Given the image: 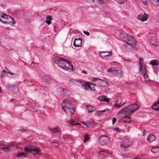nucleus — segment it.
<instances>
[{"label":"nucleus","mask_w":159,"mask_h":159,"mask_svg":"<svg viewBox=\"0 0 159 159\" xmlns=\"http://www.w3.org/2000/svg\"><path fill=\"white\" fill-rule=\"evenodd\" d=\"M138 106L136 104H133L128 106L124 107L122 110V112L126 113V115L122 119V122L124 123H129L131 122V120L129 117L136 110L138 109Z\"/></svg>","instance_id":"obj_1"},{"label":"nucleus","mask_w":159,"mask_h":159,"mask_svg":"<svg viewBox=\"0 0 159 159\" xmlns=\"http://www.w3.org/2000/svg\"><path fill=\"white\" fill-rule=\"evenodd\" d=\"M124 41L125 43L124 47L127 50H132L135 45L136 42L133 36L130 34H126Z\"/></svg>","instance_id":"obj_2"},{"label":"nucleus","mask_w":159,"mask_h":159,"mask_svg":"<svg viewBox=\"0 0 159 159\" xmlns=\"http://www.w3.org/2000/svg\"><path fill=\"white\" fill-rule=\"evenodd\" d=\"M62 107L65 112L68 115L72 114L75 111V110L72 107L71 101L69 100H65L62 103Z\"/></svg>","instance_id":"obj_3"},{"label":"nucleus","mask_w":159,"mask_h":159,"mask_svg":"<svg viewBox=\"0 0 159 159\" xmlns=\"http://www.w3.org/2000/svg\"><path fill=\"white\" fill-rule=\"evenodd\" d=\"M68 60L66 59L62 58L59 57H56L54 58L55 63L62 69L66 67L65 64Z\"/></svg>","instance_id":"obj_4"},{"label":"nucleus","mask_w":159,"mask_h":159,"mask_svg":"<svg viewBox=\"0 0 159 159\" xmlns=\"http://www.w3.org/2000/svg\"><path fill=\"white\" fill-rule=\"evenodd\" d=\"M76 81L79 83V84H77L78 86H84V88L86 90H88L89 89L91 90L96 91L94 88H92L90 86L93 84L91 82H89L85 83L81 80H77Z\"/></svg>","instance_id":"obj_5"},{"label":"nucleus","mask_w":159,"mask_h":159,"mask_svg":"<svg viewBox=\"0 0 159 159\" xmlns=\"http://www.w3.org/2000/svg\"><path fill=\"white\" fill-rule=\"evenodd\" d=\"M110 141L109 137L106 135H103L100 137L99 139V143L102 145H104Z\"/></svg>","instance_id":"obj_6"},{"label":"nucleus","mask_w":159,"mask_h":159,"mask_svg":"<svg viewBox=\"0 0 159 159\" xmlns=\"http://www.w3.org/2000/svg\"><path fill=\"white\" fill-rule=\"evenodd\" d=\"M82 39L81 38H75L74 40L73 45L75 47H79L82 46Z\"/></svg>","instance_id":"obj_7"},{"label":"nucleus","mask_w":159,"mask_h":159,"mask_svg":"<svg viewBox=\"0 0 159 159\" xmlns=\"http://www.w3.org/2000/svg\"><path fill=\"white\" fill-rule=\"evenodd\" d=\"M148 17V15L146 13H144L143 14H139L138 15L137 18L139 20L144 22L147 20Z\"/></svg>","instance_id":"obj_8"},{"label":"nucleus","mask_w":159,"mask_h":159,"mask_svg":"<svg viewBox=\"0 0 159 159\" xmlns=\"http://www.w3.org/2000/svg\"><path fill=\"white\" fill-rule=\"evenodd\" d=\"M96 84H98L100 86H107L108 85L109 83L103 80L98 78V80L96 81Z\"/></svg>","instance_id":"obj_9"},{"label":"nucleus","mask_w":159,"mask_h":159,"mask_svg":"<svg viewBox=\"0 0 159 159\" xmlns=\"http://www.w3.org/2000/svg\"><path fill=\"white\" fill-rule=\"evenodd\" d=\"M112 53L111 51L102 52H100L99 55L102 58L105 59V57L111 56Z\"/></svg>","instance_id":"obj_10"},{"label":"nucleus","mask_w":159,"mask_h":159,"mask_svg":"<svg viewBox=\"0 0 159 159\" xmlns=\"http://www.w3.org/2000/svg\"><path fill=\"white\" fill-rule=\"evenodd\" d=\"M66 67L63 69L69 71H71L73 70L74 67L73 65L68 61L67 63L65 64Z\"/></svg>","instance_id":"obj_11"},{"label":"nucleus","mask_w":159,"mask_h":159,"mask_svg":"<svg viewBox=\"0 0 159 159\" xmlns=\"http://www.w3.org/2000/svg\"><path fill=\"white\" fill-rule=\"evenodd\" d=\"M130 145L128 140H126L122 141L120 144L121 147L125 149H127Z\"/></svg>","instance_id":"obj_12"},{"label":"nucleus","mask_w":159,"mask_h":159,"mask_svg":"<svg viewBox=\"0 0 159 159\" xmlns=\"http://www.w3.org/2000/svg\"><path fill=\"white\" fill-rule=\"evenodd\" d=\"M15 146L13 143H11L10 144L7 145L5 147H2L0 148V151H1L2 150H3L5 151V152H7L10 151V148L12 146Z\"/></svg>","instance_id":"obj_13"},{"label":"nucleus","mask_w":159,"mask_h":159,"mask_svg":"<svg viewBox=\"0 0 159 159\" xmlns=\"http://www.w3.org/2000/svg\"><path fill=\"white\" fill-rule=\"evenodd\" d=\"M57 91L61 95H65L68 92L67 89H64L62 88H59L57 89Z\"/></svg>","instance_id":"obj_14"},{"label":"nucleus","mask_w":159,"mask_h":159,"mask_svg":"<svg viewBox=\"0 0 159 159\" xmlns=\"http://www.w3.org/2000/svg\"><path fill=\"white\" fill-rule=\"evenodd\" d=\"M143 61V58L140 57L139 58V71L141 72L143 71V69L144 68V67H146V66L144 65H143L142 63V62Z\"/></svg>","instance_id":"obj_15"},{"label":"nucleus","mask_w":159,"mask_h":159,"mask_svg":"<svg viewBox=\"0 0 159 159\" xmlns=\"http://www.w3.org/2000/svg\"><path fill=\"white\" fill-rule=\"evenodd\" d=\"M159 104V98L157 99L156 102H155L154 104L152 106V109L156 111H159V107H156Z\"/></svg>","instance_id":"obj_16"},{"label":"nucleus","mask_w":159,"mask_h":159,"mask_svg":"<svg viewBox=\"0 0 159 159\" xmlns=\"http://www.w3.org/2000/svg\"><path fill=\"white\" fill-rule=\"evenodd\" d=\"M100 155L102 157H104L107 155H109V156H111V153L110 152H109L107 150H104L102 152H100Z\"/></svg>","instance_id":"obj_17"},{"label":"nucleus","mask_w":159,"mask_h":159,"mask_svg":"<svg viewBox=\"0 0 159 159\" xmlns=\"http://www.w3.org/2000/svg\"><path fill=\"white\" fill-rule=\"evenodd\" d=\"M140 74L142 75H143L145 79L146 80L148 78V76L147 74V69L146 67H144L143 69V71L141 72L139 71Z\"/></svg>","instance_id":"obj_18"},{"label":"nucleus","mask_w":159,"mask_h":159,"mask_svg":"<svg viewBox=\"0 0 159 159\" xmlns=\"http://www.w3.org/2000/svg\"><path fill=\"white\" fill-rule=\"evenodd\" d=\"M10 19H11L12 21H8L7 20H2L1 18H0V21L4 24H7L9 25H11L12 24H16V22H15L13 18L11 17V18H10Z\"/></svg>","instance_id":"obj_19"},{"label":"nucleus","mask_w":159,"mask_h":159,"mask_svg":"<svg viewBox=\"0 0 159 159\" xmlns=\"http://www.w3.org/2000/svg\"><path fill=\"white\" fill-rule=\"evenodd\" d=\"M117 34H118V35L121 38L124 39H125L126 37V35L124 34V32L122 30L118 31L117 32Z\"/></svg>","instance_id":"obj_20"},{"label":"nucleus","mask_w":159,"mask_h":159,"mask_svg":"<svg viewBox=\"0 0 159 159\" xmlns=\"http://www.w3.org/2000/svg\"><path fill=\"white\" fill-rule=\"evenodd\" d=\"M156 137L153 134H150L147 138V140L149 141L152 142L155 139Z\"/></svg>","instance_id":"obj_21"},{"label":"nucleus","mask_w":159,"mask_h":159,"mask_svg":"<svg viewBox=\"0 0 159 159\" xmlns=\"http://www.w3.org/2000/svg\"><path fill=\"white\" fill-rule=\"evenodd\" d=\"M98 99L101 101H105L107 102H109V99L104 96L99 97Z\"/></svg>","instance_id":"obj_22"},{"label":"nucleus","mask_w":159,"mask_h":159,"mask_svg":"<svg viewBox=\"0 0 159 159\" xmlns=\"http://www.w3.org/2000/svg\"><path fill=\"white\" fill-rule=\"evenodd\" d=\"M68 123L70 125V126H74L75 125H80V123H76L75 121L72 120H71L68 121Z\"/></svg>","instance_id":"obj_23"},{"label":"nucleus","mask_w":159,"mask_h":159,"mask_svg":"<svg viewBox=\"0 0 159 159\" xmlns=\"http://www.w3.org/2000/svg\"><path fill=\"white\" fill-rule=\"evenodd\" d=\"M150 64L153 66H157L159 64V62L157 60H152L151 61Z\"/></svg>","instance_id":"obj_24"},{"label":"nucleus","mask_w":159,"mask_h":159,"mask_svg":"<svg viewBox=\"0 0 159 159\" xmlns=\"http://www.w3.org/2000/svg\"><path fill=\"white\" fill-rule=\"evenodd\" d=\"M151 151L153 153L159 152V146L153 147L151 150Z\"/></svg>","instance_id":"obj_25"},{"label":"nucleus","mask_w":159,"mask_h":159,"mask_svg":"<svg viewBox=\"0 0 159 159\" xmlns=\"http://www.w3.org/2000/svg\"><path fill=\"white\" fill-rule=\"evenodd\" d=\"M46 20L45 22L48 25H50L51 23V21L52 20V18L51 16H48L46 18Z\"/></svg>","instance_id":"obj_26"},{"label":"nucleus","mask_w":159,"mask_h":159,"mask_svg":"<svg viewBox=\"0 0 159 159\" xmlns=\"http://www.w3.org/2000/svg\"><path fill=\"white\" fill-rule=\"evenodd\" d=\"M84 124L86 125L87 127H90L93 125V120H91L89 121H88L87 122H84Z\"/></svg>","instance_id":"obj_27"},{"label":"nucleus","mask_w":159,"mask_h":159,"mask_svg":"<svg viewBox=\"0 0 159 159\" xmlns=\"http://www.w3.org/2000/svg\"><path fill=\"white\" fill-rule=\"evenodd\" d=\"M152 4L155 6L159 5V0H150Z\"/></svg>","instance_id":"obj_28"},{"label":"nucleus","mask_w":159,"mask_h":159,"mask_svg":"<svg viewBox=\"0 0 159 159\" xmlns=\"http://www.w3.org/2000/svg\"><path fill=\"white\" fill-rule=\"evenodd\" d=\"M86 109L89 113L95 111V109L91 106H87Z\"/></svg>","instance_id":"obj_29"},{"label":"nucleus","mask_w":159,"mask_h":159,"mask_svg":"<svg viewBox=\"0 0 159 159\" xmlns=\"http://www.w3.org/2000/svg\"><path fill=\"white\" fill-rule=\"evenodd\" d=\"M49 129L53 133H57L59 131L60 129L58 127L53 128H49Z\"/></svg>","instance_id":"obj_30"},{"label":"nucleus","mask_w":159,"mask_h":159,"mask_svg":"<svg viewBox=\"0 0 159 159\" xmlns=\"http://www.w3.org/2000/svg\"><path fill=\"white\" fill-rule=\"evenodd\" d=\"M17 156L20 158V157H26L25 154L23 152H19L17 153Z\"/></svg>","instance_id":"obj_31"},{"label":"nucleus","mask_w":159,"mask_h":159,"mask_svg":"<svg viewBox=\"0 0 159 159\" xmlns=\"http://www.w3.org/2000/svg\"><path fill=\"white\" fill-rule=\"evenodd\" d=\"M125 103L120 102L119 104L115 103L114 105L115 107L116 108L120 107L124 105Z\"/></svg>","instance_id":"obj_32"},{"label":"nucleus","mask_w":159,"mask_h":159,"mask_svg":"<svg viewBox=\"0 0 159 159\" xmlns=\"http://www.w3.org/2000/svg\"><path fill=\"white\" fill-rule=\"evenodd\" d=\"M31 152H32V151H33L34 152H39V148L38 147H34L31 148Z\"/></svg>","instance_id":"obj_33"},{"label":"nucleus","mask_w":159,"mask_h":159,"mask_svg":"<svg viewBox=\"0 0 159 159\" xmlns=\"http://www.w3.org/2000/svg\"><path fill=\"white\" fill-rule=\"evenodd\" d=\"M89 139V138L87 134H85L84 135V142H85L86 141H88Z\"/></svg>","instance_id":"obj_34"},{"label":"nucleus","mask_w":159,"mask_h":159,"mask_svg":"<svg viewBox=\"0 0 159 159\" xmlns=\"http://www.w3.org/2000/svg\"><path fill=\"white\" fill-rule=\"evenodd\" d=\"M7 73V72L5 70H3L2 72L1 77L2 78L6 76V74Z\"/></svg>","instance_id":"obj_35"},{"label":"nucleus","mask_w":159,"mask_h":159,"mask_svg":"<svg viewBox=\"0 0 159 159\" xmlns=\"http://www.w3.org/2000/svg\"><path fill=\"white\" fill-rule=\"evenodd\" d=\"M64 139L66 141H70L72 140V139L71 138L69 137L64 136Z\"/></svg>","instance_id":"obj_36"},{"label":"nucleus","mask_w":159,"mask_h":159,"mask_svg":"<svg viewBox=\"0 0 159 159\" xmlns=\"http://www.w3.org/2000/svg\"><path fill=\"white\" fill-rule=\"evenodd\" d=\"M96 115L97 116H99L101 115L102 114L101 111H98L95 112Z\"/></svg>","instance_id":"obj_37"},{"label":"nucleus","mask_w":159,"mask_h":159,"mask_svg":"<svg viewBox=\"0 0 159 159\" xmlns=\"http://www.w3.org/2000/svg\"><path fill=\"white\" fill-rule=\"evenodd\" d=\"M97 2L101 4H104L105 3V1L103 0H96Z\"/></svg>","instance_id":"obj_38"},{"label":"nucleus","mask_w":159,"mask_h":159,"mask_svg":"<svg viewBox=\"0 0 159 159\" xmlns=\"http://www.w3.org/2000/svg\"><path fill=\"white\" fill-rule=\"evenodd\" d=\"M25 151L27 152H31V148H29L27 147L25 148Z\"/></svg>","instance_id":"obj_39"},{"label":"nucleus","mask_w":159,"mask_h":159,"mask_svg":"<svg viewBox=\"0 0 159 159\" xmlns=\"http://www.w3.org/2000/svg\"><path fill=\"white\" fill-rule=\"evenodd\" d=\"M43 79L44 81H47L48 80L49 77L47 76H44L43 77Z\"/></svg>","instance_id":"obj_40"},{"label":"nucleus","mask_w":159,"mask_h":159,"mask_svg":"<svg viewBox=\"0 0 159 159\" xmlns=\"http://www.w3.org/2000/svg\"><path fill=\"white\" fill-rule=\"evenodd\" d=\"M116 1L120 4H122L124 2V0H116Z\"/></svg>","instance_id":"obj_41"},{"label":"nucleus","mask_w":159,"mask_h":159,"mask_svg":"<svg viewBox=\"0 0 159 159\" xmlns=\"http://www.w3.org/2000/svg\"><path fill=\"white\" fill-rule=\"evenodd\" d=\"M142 2L146 6L148 5L147 0H141Z\"/></svg>","instance_id":"obj_42"},{"label":"nucleus","mask_w":159,"mask_h":159,"mask_svg":"<svg viewBox=\"0 0 159 159\" xmlns=\"http://www.w3.org/2000/svg\"><path fill=\"white\" fill-rule=\"evenodd\" d=\"M76 30H74L73 29L71 28L70 29V30H69V32L70 33H76Z\"/></svg>","instance_id":"obj_43"},{"label":"nucleus","mask_w":159,"mask_h":159,"mask_svg":"<svg viewBox=\"0 0 159 159\" xmlns=\"http://www.w3.org/2000/svg\"><path fill=\"white\" fill-rule=\"evenodd\" d=\"M98 78H93L92 79H91L90 80V81L92 82H95V81L96 82V81H97V80H98Z\"/></svg>","instance_id":"obj_44"},{"label":"nucleus","mask_w":159,"mask_h":159,"mask_svg":"<svg viewBox=\"0 0 159 159\" xmlns=\"http://www.w3.org/2000/svg\"><path fill=\"white\" fill-rule=\"evenodd\" d=\"M114 70L113 69V68H111L109 69H108L107 70V71L108 72H112Z\"/></svg>","instance_id":"obj_45"},{"label":"nucleus","mask_w":159,"mask_h":159,"mask_svg":"<svg viewBox=\"0 0 159 159\" xmlns=\"http://www.w3.org/2000/svg\"><path fill=\"white\" fill-rule=\"evenodd\" d=\"M8 71H7V73L8 74H9L10 75H14V73H13L11 72L9 70L7 69Z\"/></svg>","instance_id":"obj_46"},{"label":"nucleus","mask_w":159,"mask_h":159,"mask_svg":"<svg viewBox=\"0 0 159 159\" xmlns=\"http://www.w3.org/2000/svg\"><path fill=\"white\" fill-rule=\"evenodd\" d=\"M110 110V109L108 108H106V109H104V110H102V111H101V112L102 113L103 112H104L105 111H109Z\"/></svg>","instance_id":"obj_47"},{"label":"nucleus","mask_w":159,"mask_h":159,"mask_svg":"<svg viewBox=\"0 0 159 159\" xmlns=\"http://www.w3.org/2000/svg\"><path fill=\"white\" fill-rule=\"evenodd\" d=\"M116 121V119L115 118H112V125H114L115 124V122Z\"/></svg>","instance_id":"obj_48"},{"label":"nucleus","mask_w":159,"mask_h":159,"mask_svg":"<svg viewBox=\"0 0 159 159\" xmlns=\"http://www.w3.org/2000/svg\"><path fill=\"white\" fill-rule=\"evenodd\" d=\"M54 143V145L56 147H58L59 146V144L57 142H54V143Z\"/></svg>","instance_id":"obj_49"},{"label":"nucleus","mask_w":159,"mask_h":159,"mask_svg":"<svg viewBox=\"0 0 159 159\" xmlns=\"http://www.w3.org/2000/svg\"><path fill=\"white\" fill-rule=\"evenodd\" d=\"M83 33L86 34L87 36H89L90 34L89 33L88 31H83Z\"/></svg>","instance_id":"obj_50"},{"label":"nucleus","mask_w":159,"mask_h":159,"mask_svg":"<svg viewBox=\"0 0 159 159\" xmlns=\"http://www.w3.org/2000/svg\"><path fill=\"white\" fill-rule=\"evenodd\" d=\"M124 60L125 61V64L126 65L128 64V62H130V61L129 60H125L124 59Z\"/></svg>","instance_id":"obj_51"},{"label":"nucleus","mask_w":159,"mask_h":159,"mask_svg":"<svg viewBox=\"0 0 159 159\" xmlns=\"http://www.w3.org/2000/svg\"><path fill=\"white\" fill-rule=\"evenodd\" d=\"M114 130L117 132H119L120 131V129L118 127H116L114 128Z\"/></svg>","instance_id":"obj_52"},{"label":"nucleus","mask_w":159,"mask_h":159,"mask_svg":"<svg viewBox=\"0 0 159 159\" xmlns=\"http://www.w3.org/2000/svg\"><path fill=\"white\" fill-rule=\"evenodd\" d=\"M43 87L41 86H38V88L37 89V90H43Z\"/></svg>","instance_id":"obj_53"},{"label":"nucleus","mask_w":159,"mask_h":159,"mask_svg":"<svg viewBox=\"0 0 159 159\" xmlns=\"http://www.w3.org/2000/svg\"><path fill=\"white\" fill-rule=\"evenodd\" d=\"M20 130L22 132H27V130L26 129H20Z\"/></svg>","instance_id":"obj_54"},{"label":"nucleus","mask_w":159,"mask_h":159,"mask_svg":"<svg viewBox=\"0 0 159 159\" xmlns=\"http://www.w3.org/2000/svg\"><path fill=\"white\" fill-rule=\"evenodd\" d=\"M86 1L89 2H94L96 0H86Z\"/></svg>","instance_id":"obj_55"},{"label":"nucleus","mask_w":159,"mask_h":159,"mask_svg":"<svg viewBox=\"0 0 159 159\" xmlns=\"http://www.w3.org/2000/svg\"><path fill=\"white\" fill-rule=\"evenodd\" d=\"M82 73H84L85 74H87V72L85 70H82Z\"/></svg>","instance_id":"obj_56"},{"label":"nucleus","mask_w":159,"mask_h":159,"mask_svg":"<svg viewBox=\"0 0 159 159\" xmlns=\"http://www.w3.org/2000/svg\"><path fill=\"white\" fill-rule=\"evenodd\" d=\"M52 0H43L44 2H49L52 1Z\"/></svg>","instance_id":"obj_57"},{"label":"nucleus","mask_w":159,"mask_h":159,"mask_svg":"<svg viewBox=\"0 0 159 159\" xmlns=\"http://www.w3.org/2000/svg\"><path fill=\"white\" fill-rule=\"evenodd\" d=\"M4 152H5V151H4L3 150H2L1 151H0V153H2Z\"/></svg>","instance_id":"obj_58"},{"label":"nucleus","mask_w":159,"mask_h":159,"mask_svg":"<svg viewBox=\"0 0 159 159\" xmlns=\"http://www.w3.org/2000/svg\"><path fill=\"white\" fill-rule=\"evenodd\" d=\"M146 132L145 130H144L143 131V136H144L145 134L146 133Z\"/></svg>","instance_id":"obj_59"},{"label":"nucleus","mask_w":159,"mask_h":159,"mask_svg":"<svg viewBox=\"0 0 159 159\" xmlns=\"http://www.w3.org/2000/svg\"><path fill=\"white\" fill-rule=\"evenodd\" d=\"M134 159H141L140 157H136Z\"/></svg>","instance_id":"obj_60"},{"label":"nucleus","mask_w":159,"mask_h":159,"mask_svg":"<svg viewBox=\"0 0 159 159\" xmlns=\"http://www.w3.org/2000/svg\"><path fill=\"white\" fill-rule=\"evenodd\" d=\"M1 5L2 7H6V5H3V4H1Z\"/></svg>","instance_id":"obj_61"},{"label":"nucleus","mask_w":159,"mask_h":159,"mask_svg":"<svg viewBox=\"0 0 159 159\" xmlns=\"http://www.w3.org/2000/svg\"><path fill=\"white\" fill-rule=\"evenodd\" d=\"M38 153H39V152H36V153H34L33 154L34 155L35 154H38Z\"/></svg>","instance_id":"obj_62"},{"label":"nucleus","mask_w":159,"mask_h":159,"mask_svg":"<svg viewBox=\"0 0 159 159\" xmlns=\"http://www.w3.org/2000/svg\"><path fill=\"white\" fill-rule=\"evenodd\" d=\"M92 85H93V86H96V84H93Z\"/></svg>","instance_id":"obj_63"},{"label":"nucleus","mask_w":159,"mask_h":159,"mask_svg":"<svg viewBox=\"0 0 159 159\" xmlns=\"http://www.w3.org/2000/svg\"><path fill=\"white\" fill-rule=\"evenodd\" d=\"M116 71H117H117H118V70L117 69V70H116Z\"/></svg>","instance_id":"obj_64"}]
</instances>
